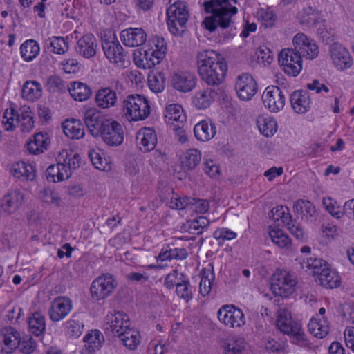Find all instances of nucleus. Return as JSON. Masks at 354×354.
Returning a JSON list of instances; mask_svg holds the SVG:
<instances>
[{"instance_id":"obj_1","label":"nucleus","mask_w":354,"mask_h":354,"mask_svg":"<svg viewBox=\"0 0 354 354\" xmlns=\"http://www.w3.org/2000/svg\"><path fill=\"white\" fill-rule=\"evenodd\" d=\"M238 0H209L204 2L207 13H212L203 21L205 28L209 32L215 31L217 27L227 28L232 22V17L237 13L236 5Z\"/></svg>"},{"instance_id":"obj_2","label":"nucleus","mask_w":354,"mask_h":354,"mask_svg":"<svg viewBox=\"0 0 354 354\" xmlns=\"http://www.w3.org/2000/svg\"><path fill=\"white\" fill-rule=\"evenodd\" d=\"M306 270H310L315 281L326 288H335L340 286L341 279L337 272L331 270L327 262L322 259L308 257L301 263Z\"/></svg>"},{"instance_id":"obj_3","label":"nucleus","mask_w":354,"mask_h":354,"mask_svg":"<svg viewBox=\"0 0 354 354\" xmlns=\"http://www.w3.org/2000/svg\"><path fill=\"white\" fill-rule=\"evenodd\" d=\"M56 160V165H50L46 170L47 180L53 183L69 178L73 171L79 168L80 156L78 153H68L66 150H63L59 153Z\"/></svg>"},{"instance_id":"obj_4","label":"nucleus","mask_w":354,"mask_h":354,"mask_svg":"<svg viewBox=\"0 0 354 354\" xmlns=\"http://www.w3.org/2000/svg\"><path fill=\"white\" fill-rule=\"evenodd\" d=\"M122 111L129 121L146 119L150 113L148 100L140 95H129L122 102Z\"/></svg>"},{"instance_id":"obj_5","label":"nucleus","mask_w":354,"mask_h":354,"mask_svg":"<svg viewBox=\"0 0 354 354\" xmlns=\"http://www.w3.org/2000/svg\"><path fill=\"white\" fill-rule=\"evenodd\" d=\"M277 326L284 334L291 336L296 344L304 345L306 335L300 323L292 319L290 313L286 309H280L277 319Z\"/></svg>"},{"instance_id":"obj_6","label":"nucleus","mask_w":354,"mask_h":354,"mask_svg":"<svg viewBox=\"0 0 354 354\" xmlns=\"http://www.w3.org/2000/svg\"><path fill=\"white\" fill-rule=\"evenodd\" d=\"M102 47L106 58L116 66L125 68L131 64L128 52L124 50L116 38L102 39Z\"/></svg>"},{"instance_id":"obj_7","label":"nucleus","mask_w":354,"mask_h":354,"mask_svg":"<svg viewBox=\"0 0 354 354\" xmlns=\"http://www.w3.org/2000/svg\"><path fill=\"white\" fill-rule=\"evenodd\" d=\"M297 284L295 277L286 270H277L271 277V289L275 295L288 297Z\"/></svg>"},{"instance_id":"obj_8","label":"nucleus","mask_w":354,"mask_h":354,"mask_svg":"<svg viewBox=\"0 0 354 354\" xmlns=\"http://www.w3.org/2000/svg\"><path fill=\"white\" fill-rule=\"evenodd\" d=\"M219 321L230 328H240L245 324L243 312L234 305H223L217 312Z\"/></svg>"},{"instance_id":"obj_9","label":"nucleus","mask_w":354,"mask_h":354,"mask_svg":"<svg viewBox=\"0 0 354 354\" xmlns=\"http://www.w3.org/2000/svg\"><path fill=\"white\" fill-rule=\"evenodd\" d=\"M279 62L284 72L292 77L297 76L302 69V57L295 48L283 49L279 55Z\"/></svg>"},{"instance_id":"obj_10","label":"nucleus","mask_w":354,"mask_h":354,"mask_svg":"<svg viewBox=\"0 0 354 354\" xmlns=\"http://www.w3.org/2000/svg\"><path fill=\"white\" fill-rule=\"evenodd\" d=\"M235 90L240 100L249 101L257 93L258 87L254 78L250 73H243L236 77Z\"/></svg>"},{"instance_id":"obj_11","label":"nucleus","mask_w":354,"mask_h":354,"mask_svg":"<svg viewBox=\"0 0 354 354\" xmlns=\"http://www.w3.org/2000/svg\"><path fill=\"white\" fill-rule=\"evenodd\" d=\"M116 285L111 274L106 273L99 276L93 281L90 288L92 297L96 300L106 298L113 292Z\"/></svg>"},{"instance_id":"obj_12","label":"nucleus","mask_w":354,"mask_h":354,"mask_svg":"<svg viewBox=\"0 0 354 354\" xmlns=\"http://www.w3.org/2000/svg\"><path fill=\"white\" fill-rule=\"evenodd\" d=\"M129 327V317L122 312L118 311L114 313H108L105 317L104 330L107 333L118 337L119 333H122Z\"/></svg>"},{"instance_id":"obj_13","label":"nucleus","mask_w":354,"mask_h":354,"mask_svg":"<svg viewBox=\"0 0 354 354\" xmlns=\"http://www.w3.org/2000/svg\"><path fill=\"white\" fill-rule=\"evenodd\" d=\"M262 100L265 107L271 112L277 113L284 107L286 96L279 87L270 86L264 91Z\"/></svg>"},{"instance_id":"obj_14","label":"nucleus","mask_w":354,"mask_h":354,"mask_svg":"<svg viewBox=\"0 0 354 354\" xmlns=\"http://www.w3.org/2000/svg\"><path fill=\"white\" fill-rule=\"evenodd\" d=\"M294 48L301 55L312 60L319 55V48L315 41L309 39L304 34L298 33L293 38Z\"/></svg>"},{"instance_id":"obj_15","label":"nucleus","mask_w":354,"mask_h":354,"mask_svg":"<svg viewBox=\"0 0 354 354\" xmlns=\"http://www.w3.org/2000/svg\"><path fill=\"white\" fill-rule=\"evenodd\" d=\"M227 71V66L225 62L220 64H216L210 69L202 66L198 74L208 86L221 87V84L225 77Z\"/></svg>"},{"instance_id":"obj_16","label":"nucleus","mask_w":354,"mask_h":354,"mask_svg":"<svg viewBox=\"0 0 354 354\" xmlns=\"http://www.w3.org/2000/svg\"><path fill=\"white\" fill-rule=\"evenodd\" d=\"M330 57L334 66L339 71L350 68L353 65L352 57L346 48L339 43H333L329 48Z\"/></svg>"},{"instance_id":"obj_17","label":"nucleus","mask_w":354,"mask_h":354,"mask_svg":"<svg viewBox=\"0 0 354 354\" xmlns=\"http://www.w3.org/2000/svg\"><path fill=\"white\" fill-rule=\"evenodd\" d=\"M105 143L110 146H118L123 142V129L120 123L110 119L103 124L100 135Z\"/></svg>"},{"instance_id":"obj_18","label":"nucleus","mask_w":354,"mask_h":354,"mask_svg":"<svg viewBox=\"0 0 354 354\" xmlns=\"http://www.w3.org/2000/svg\"><path fill=\"white\" fill-rule=\"evenodd\" d=\"M72 309V300L67 297L59 296L51 302L48 309L49 317L54 322H59L64 319Z\"/></svg>"},{"instance_id":"obj_19","label":"nucleus","mask_w":354,"mask_h":354,"mask_svg":"<svg viewBox=\"0 0 354 354\" xmlns=\"http://www.w3.org/2000/svg\"><path fill=\"white\" fill-rule=\"evenodd\" d=\"M121 84L116 80L115 85L112 86L101 87L95 94V100L99 108L106 109L115 106L118 102L116 90Z\"/></svg>"},{"instance_id":"obj_20","label":"nucleus","mask_w":354,"mask_h":354,"mask_svg":"<svg viewBox=\"0 0 354 354\" xmlns=\"http://www.w3.org/2000/svg\"><path fill=\"white\" fill-rule=\"evenodd\" d=\"M109 120L104 118L100 111L95 109H88L84 116V123L93 137L100 136L103 124Z\"/></svg>"},{"instance_id":"obj_21","label":"nucleus","mask_w":354,"mask_h":354,"mask_svg":"<svg viewBox=\"0 0 354 354\" xmlns=\"http://www.w3.org/2000/svg\"><path fill=\"white\" fill-rule=\"evenodd\" d=\"M25 195L19 189H11L1 199V211L12 214L19 209L24 202Z\"/></svg>"},{"instance_id":"obj_22","label":"nucleus","mask_w":354,"mask_h":354,"mask_svg":"<svg viewBox=\"0 0 354 354\" xmlns=\"http://www.w3.org/2000/svg\"><path fill=\"white\" fill-rule=\"evenodd\" d=\"M97 41L93 34H86L82 36L76 44V52L84 58L93 57L97 50Z\"/></svg>"},{"instance_id":"obj_23","label":"nucleus","mask_w":354,"mask_h":354,"mask_svg":"<svg viewBox=\"0 0 354 354\" xmlns=\"http://www.w3.org/2000/svg\"><path fill=\"white\" fill-rule=\"evenodd\" d=\"M196 82V77L188 72L174 73L171 79L173 88L182 93L191 91L195 87Z\"/></svg>"},{"instance_id":"obj_24","label":"nucleus","mask_w":354,"mask_h":354,"mask_svg":"<svg viewBox=\"0 0 354 354\" xmlns=\"http://www.w3.org/2000/svg\"><path fill=\"white\" fill-rule=\"evenodd\" d=\"M120 39L125 46L137 47L146 42L147 33L141 28H129L121 32Z\"/></svg>"},{"instance_id":"obj_25","label":"nucleus","mask_w":354,"mask_h":354,"mask_svg":"<svg viewBox=\"0 0 354 354\" xmlns=\"http://www.w3.org/2000/svg\"><path fill=\"white\" fill-rule=\"evenodd\" d=\"M221 92V87L208 86L195 94L192 98V103L198 109H207Z\"/></svg>"},{"instance_id":"obj_26","label":"nucleus","mask_w":354,"mask_h":354,"mask_svg":"<svg viewBox=\"0 0 354 354\" xmlns=\"http://www.w3.org/2000/svg\"><path fill=\"white\" fill-rule=\"evenodd\" d=\"M136 142L138 149L143 153L153 150L157 143L155 131L149 127L141 129L137 133Z\"/></svg>"},{"instance_id":"obj_27","label":"nucleus","mask_w":354,"mask_h":354,"mask_svg":"<svg viewBox=\"0 0 354 354\" xmlns=\"http://www.w3.org/2000/svg\"><path fill=\"white\" fill-rule=\"evenodd\" d=\"M290 101L291 106L296 113L304 114L310 109V97L306 91H295L290 95Z\"/></svg>"},{"instance_id":"obj_28","label":"nucleus","mask_w":354,"mask_h":354,"mask_svg":"<svg viewBox=\"0 0 354 354\" xmlns=\"http://www.w3.org/2000/svg\"><path fill=\"white\" fill-rule=\"evenodd\" d=\"M167 16L171 24H174V21L177 20L178 26L183 28H185V24L189 17V13L184 3L178 1L168 8Z\"/></svg>"},{"instance_id":"obj_29","label":"nucleus","mask_w":354,"mask_h":354,"mask_svg":"<svg viewBox=\"0 0 354 354\" xmlns=\"http://www.w3.org/2000/svg\"><path fill=\"white\" fill-rule=\"evenodd\" d=\"M196 62L198 73L202 66L210 69L214 67L216 64L225 62L224 59L213 50H203L199 51L196 56Z\"/></svg>"},{"instance_id":"obj_30","label":"nucleus","mask_w":354,"mask_h":354,"mask_svg":"<svg viewBox=\"0 0 354 354\" xmlns=\"http://www.w3.org/2000/svg\"><path fill=\"white\" fill-rule=\"evenodd\" d=\"M10 172L14 177L22 181H32L36 177L35 167L24 161L12 164Z\"/></svg>"},{"instance_id":"obj_31","label":"nucleus","mask_w":354,"mask_h":354,"mask_svg":"<svg viewBox=\"0 0 354 354\" xmlns=\"http://www.w3.org/2000/svg\"><path fill=\"white\" fill-rule=\"evenodd\" d=\"M50 143V137L47 133L38 132L27 143V149L30 153L40 154L47 150Z\"/></svg>"},{"instance_id":"obj_32","label":"nucleus","mask_w":354,"mask_h":354,"mask_svg":"<svg viewBox=\"0 0 354 354\" xmlns=\"http://www.w3.org/2000/svg\"><path fill=\"white\" fill-rule=\"evenodd\" d=\"M309 332L315 337L322 339L330 331V323L327 317H313L308 324Z\"/></svg>"},{"instance_id":"obj_33","label":"nucleus","mask_w":354,"mask_h":354,"mask_svg":"<svg viewBox=\"0 0 354 354\" xmlns=\"http://www.w3.org/2000/svg\"><path fill=\"white\" fill-rule=\"evenodd\" d=\"M216 126L210 120H204L197 123L194 128V133L197 140L208 141L216 134Z\"/></svg>"},{"instance_id":"obj_34","label":"nucleus","mask_w":354,"mask_h":354,"mask_svg":"<svg viewBox=\"0 0 354 354\" xmlns=\"http://www.w3.org/2000/svg\"><path fill=\"white\" fill-rule=\"evenodd\" d=\"M165 120L169 126L183 124L186 121V116L182 106L177 104L168 105L165 111Z\"/></svg>"},{"instance_id":"obj_35","label":"nucleus","mask_w":354,"mask_h":354,"mask_svg":"<svg viewBox=\"0 0 354 354\" xmlns=\"http://www.w3.org/2000/svg\"><path fill=\"white\" fill-rule=\"evenodd\" d=\"M44 48L54 54L64 55L69 48L68 39L53 36L44 41Z\"/></svg>"},{"instance_id":"obj_36","label":"nucleus","mask_w":354,"mask_h":354,"mask_svg":"<svg viewBox=\"0 0 354 354\" xmlns=\"http://www.w3.org/2000/svg\"><path fill=\"white\" fill-rule=\"evenodd\" d=\"M67 89L71 97L76 101H85L92 95L91 88L86 84L80 82H71L70 86H67Z\"/></svg>"},{"instance_id":"obj_37","label":"nucleus","mask_w":354,"mask_h":354,"mask_svg":"<svg viewBox=\"0 0 354 354\" xmlns=\"http://www.w3.org/2000/svg\"><path fill=\"white\" fill-rule=\"evenodd\" d=\"M201 161V153L196 149L186 151L180 157L181 166L185 171L194 169Z\"/></svg>"},{"instance_id":"obj_38","label":"nucleus","mask_w":354,"mask_h":354,"mask_svg":"<svg viewBox=\"0 0 354 354\" xmlns=\"http://www.w3.org/2000/svg\"><path fill=\"white\" fill-rule=\"evenodd\" d=\"M64 134L71 139H80L84 135V125L79 120H66L62 123Z\"/></svg>"},{"instance_id":"obj_39","label":"nucleus","mask_w":354,"mask_h":354,"mask_svg":"<svg viewBox=\"0 0 354 354\" xmlns=\"http://www.w3.org/2000/svg\"><path fill=\"white\" fill-rule=\"evenodd\" d=\"M68 335L78 337L82 333L84 324L79 313H73L71 318L63 324Z\"/></svg>"},{"instance_id":"obj_40","label":"nucleus","mask_w":354,"mask_h":354,"mask_svg":"<svg viewBox=\"0 0 354 354\" xmlns=\"http://www.w3.org/2000/svg\"><path fill=\"white\" fill-rule=\"evenodd\" d=\"M17 125H20L21 130L28 132L34 127L32 113L29 107L24 106L17 112L16 118Z\"/></svg>"},{"instance_id":"obj_41","label":"nucleus","mask_w":354,"mask_h":354,"mask_svg":"<svg viewBox=\"0 0 354 354\" xmlns=\"http://www.w3.org/2000/svg\"><path fill=\"white\" fill-rule=\"evenodd\" d=\"M41 95V86L36 81H27L22 87L21 96L27 100L34 101L39 98Z\"/></svg>"},{"instance_id":"obj_42","label":"nucleus","mask_w":354,"mask_h":354,"mask_svg":"<svg viewBox=\"0 0 354 354\" xmlns=\"http://www.w3.org/2000/svg\"><path fill=\"white\" fill-rule=\"evenodd\" d=\"M104 341L102 333L98 330H93L84 337L85 347L89 352L100 349Z\"/></svg>"},{"instance_id":"obj_43","label":"nucleus","mask_w":354,"mask_h":354,"mask_svg":"<svg viewBox=\"0 0 354 354\" xmlns=\"http://www.w3.org/2000/svg\"><path fill=\"white\" fill-rule=\"evenodd\" d=\"M124 346L130 350H134L140 343L139 332L132 328H128L118 336Z\"/></svg>"},{"instance_id":"obj_44","label":"nucleus","mask_w":354,"mask_h":354,"mask_svg":"<svg viewBox=\"0 0 354 354\" xmlns=\"http://www.w3.org/2000/svg\"><path fill=\"white\" fill-rule=\"evenodd\" d=\"M257 125L259 131L266 137L272 136L277 130V123L271 117H258Z\"/></svg>"},{"instance_id":"obj_45","label":"nucleus","mask_w":354,"mask_h":354,"mask_svg":"<svg viewBox=\"0 0 354 354\" xmlns=\"http://www.w3.org/2000/svg\"><path fill=\"white\" fill-rule=\"evenodd\" d=\"M40 51L37 42L33 39L27 40L20 47L21 57L26 62L33 60Z\"/></svg>"},{"instance_id":"obj_46","label":"nucleus","mask_w":354,"mask_h":354,"mask_svg":"<svg viewBox=\"0 0 354 354\" xmlns=\"http://www.w3.org/2000/svg\"><path fill=\"white\" fill-rule=\"evenodd\" d=\"M28 328L35 336L42 335L46 330L45 317L40 313H34L29 317Z\"/></svg>"},{"instance_id":"obj_47","label":"nucleus","mask_w":354,"mask_h":354,"mask_svg":"<svg viewBox=\"0 0 354 354\" xmlns=\"http://www.w3.org/2000/svg\"><path fill=\"white\" fill-rule=\"evenodd\" d=\"M295 213L301 214L302 218L308 220L316 212L315 207L309 201L299 199L293 205Z\"/></svg>"},{"instance_id":"obj_48","label":"nucleus","mask_w":354,"mask_h":354,"mask_svg":"<svg viewBox=\"0 0 354 354\" xmlns=\"http://www.w3.org/2000/svg\"><path fill=\"white\" fill-rule=\"evenodd\" d=\"M3 335V343L10 350L7 353H11L19 345L20 336L19 333L12 327L4 328L1 330Z\"/></svg>"},{"instance_id":"obj_49","label":"nucleus","mask_w":354,"mask_h":354,"mask_svg":"<svg viewBox=\"0 0 354 354\" xmlns=\"http://www.w3.org/2000/svg\"><path fill=\"white\" fill-rule=\"evenodd\" d=\"M201 282L199 283V292L205 297L212 290V281L214 279L213 269L203 268L201 272Z\"/></svg>"},{"instance_id":"obj_50","label":"nucleus","mask_w":354,"mask_h":354,"mask_svg":"<svg viewBox=\"0 0 354 354\" xmlns=\"http://www.w3.org/2000/svg\"><path fill=\"white\" fill-rule=\"evenodd\" d=\"M272 242L280 248L288 249L291 245V239L281 229L274 228L269 232Z\"/></svg>"},{"instance_id":"obj_51","label":"nucleus","mask_w":354,"mask_h":354,"mask_svg":"<svg viewBox=\"0 0 354 354\" xmlns=\"http://www.w3.org/2000/svg\"><path fill=\"white\" fill-rule=\"evenodd\" d=\"M176 292L180 299H184L186 302L192 299L193 292L189 280L186 276L180 280L179 283H177Z\"/></svg>"},{"instance_id":"obj_52","label":"nucleus","mask_w":354,"mask_h":354,"mask_svg":"<svg viewBox=\"0 0 354 354\" xmlns=\"http://www.w3.org/2000/svg\"><path fill=\"white\" fill-rule=\"evenodd\" d=\"M46 86L51 93H63L67 89L65 82L57 75L49 76L46 80Z\"/></svg>"},{"instance_id":"obj_53","label":"nucleus","mask_w":354,"mask_h":354,"mask_svg":"<svg viewBox=\"0 0 354 354\" xmlns=\"http://www.w3.org/2000/svg\"><path fill=\"white\" fill-rule=\"evenodd\" d=\"M317 17L318 12L312 6L304 8L300 14L301 23L309 26L317 24Z\"/></svg>"},{"instance_id":"obj_54","label":"nucleus","mask_w":354,"mask_h":354,"mask_svg":"<svg viewBox=\"0 0 354 354\" xmlns=\"http://www.w3.org/2000/svg\"><path fill=\"white\" fill-rule=\"evenodd\" d=\"M88 156L96 169L101 171H106L111 169L109 162L100 152L92 150L88 152Z\"/></svg>"},{"instance_id":"obj_55","label":"nucleus","mask_w":354,"mask_h":354,"mask_svg":"<svg viewBox=\"0 0 354 354\" xmlns=\"http://www.w3.org/2000/svg\"><path fill=\"white\" fill-rule=\"evenodd\" d=\"M148 82L150 89L155 93L162 92L165 88V77L161 73L149 75Z\"/></svg>"},{"instance_id":"obj_56","label":"nucleus","mask_w":354,"mask_h":354,"mask_svg":"<svg viewBox=\"0 0 354 354\" xmlns=\"http://www.w3.org/2000/svg\"><path fill=\"white\" fill-rule=\"evenodd\" d=\"M152 53L148 50H145L144 54H141L140 59L137 62L138 66L145 69H150L160 64Z\"/></svg>"},{"instance_id":"obj_57","label":"nucleus","mask_w":354,"mask_h":354,"mask_svg":"<svg viewBox=\"0 0 354 354\" xmlns=\"http://www.w3.org/2000/svg\"><path fill=\"white\" fill-rule=\"evenodd\" d=\"M17 111L11 108L10 110L6 109L4 112L2 123L6 131H12L15 128L16 118Z\"/></svg>"},{"instance_id":"obj_58","label":"nucleus","mask_w":354,"mask_h":354,"mask_svg":"<svg viewBox=\"0 0 354 354\" xmlns=\"http://www.w3.org/2000/svg\"><path fill=\"white\" fill-rule=\"evenodd\" d=\"M192 201H194V198L187 196L173 197L170 201V207L176 209H192Z\"/></svg>"},{"instance_id":"obj_59","label":"nucleus","mask_w":354,"mask_h":354,"mask_svg":"<svg viewBox=\"0 0 354 354\" xmlns=\"http://www.w3.org/2000/svg\"><path fill=\"white\" fill-rule=\"evenodd\" d=\"M40 196L44 203L54 205L56 207H59L61 205V198L57 193L50 189L44 190L41 192Z\"/></svg>"},{"instance_id":"obj_60","label":"nucleus","mask_w":354,"mask_h":354,"mask_svg":"<svg viewBox=\"0 0 354 354\" xmlns=\"http://www.w3.org/2000/svg\"><path fill=\"white\" fill-rule=\"evenodd\" d=\"M185 275L183 273H179L177 270H174L172 272L167 275L165 279L164 285L168 289H171L174 286L177 287V283L180 282Z\"/></svg>"},{"instance_id":"obj_61","label":"nucleus","mask_w":354,"mask_h":354,"mask_svg":"<svg viewBox=\"0 0 354 354\" xmlns=\"http://www.w3.org/2000/svg\"><path fill=\"white\" fill-rule=\"evenodd\" d=\"M290 232V234L294 236L299 241H304L305 239L306 235L304 230L302 226L294 220L288 225L286 226Z\"/></svg>"},{"instance_id":"obj_62","label":"nucleus","mask_w":354,"mask_h":354,"mask_svg":"<svg viewBox=\"0 0 354 354\" xmlns=\"http://www.w3.org/2000/svg\"><path fill=\"white\" fill-rule=\"evenodd\" d=\"M214 237L223 241L225 240L230 241L236 237V233L227 228H220L214 232Z\"/></svg>"},{"instance_id":"obj_63","label":"nucleus","mask_w":354,"mask_h":354,"mask_svg":"<svg viewBox=\"0 0 354 354\" xmlns=\"http://www.w3.org/2000/svg\"><path fill=\"white\" fill-rule=\"evenodd\" d=\"M174 244L168 245L167 248H169L171 255V260H183L188 256L187 250L184 248H173Z\"/></svg>"},{"instance_id":"obj_64","label":"nucleus","mask_w":354,"mask_h":354,"mask_svg":"<svg viewBox=\"0 0 354 354\" xmlns=\"http://www.w3.org/2000/svg\"><path fill=\"white\" fill-rule=\"evenodd\" d=\"M63 70L66 73H75L79 71L80 65L76 59H68L62 62Z\"/></svg>"}]
</instances>
